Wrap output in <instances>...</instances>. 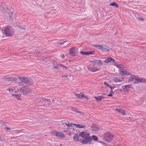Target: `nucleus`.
<instances>
[{
  "instance_id": "47",
  "label": "nucleus",
  "mask_w": 146,
  "mask_h": 146,
  "mask_svg": "<svg viewBox=\"0 0 146 146\" xmlns=\"http://www.w3.org/2000/svg\"><path fill=\"white\" fill-rule=\"evenodd\" d=\"M106 95L105 94H102V95L101 96H100L101 97V99L102 98H105L104 96Z\"/></svg>"
},
{
  "instance_id": "38",
  "label": "nucleus",
  "mask_w": 146,
  "mask_h": 146,
  "mask_svg": "<svg viewBox=\"0 0 146 146\" xmlns=\"http://www.w3.org/2000/svg\"><path fill=\"white\" fill-rule=\"evenodd\" d=\"M95 53V51L93 50L92 51H90V52L88 51V55L90 54H93Z\"/></svg>"
},
{
  "instance_id": "14",
  "label": "nucleus",
  "mask_w": 146,
  "mask_h": 146,
  "mask_svg": "<svg viewBox=\"0 0 146 146\" xmlns=\"http://www.w3.org/2000/svg\"><path fill=\"white\" fill-rule=\"evenodd\" d=\"M88 68L89 70L92 72H95L98 71L99 70V69L98 68H95L94 67H91L90 66H89L88 67Z\"/></svg>"
},
{
  "instance_id": "20",
  "label": "nucleus",
  "mask_w": 146,
  "mask_h": 146,
  "mask_svg": "<svg viewBox=\"0 0 146 146\" xmlns=\"http://www.w3.org/2000/svg\"><path fill=\"white\" fill-rule=\"evenodd\" d=\"M11 95L15 97L17 100H21L20 97L21 94H13Z\"/></svg>"
},
{
  "instance_id": "4",
  "label": "nucleus",
  "mask_w": 146,
  "mask_h": 146,
  "mask_svg": "<svg viewBox=\"0 0 146 146\" xmlns=\"http://www.w3.org/2000/svg\"><path fill=\"white\" fill-rule=\"evenodd\" d=\"M19 91L25 95H27L29 94L30 92V91H31V89H29L28 87V86H25L22 87L21 88H20L19 89Z\"/></svg>"
},
{
  "instance_id": "15",
  "label": "nucleus",
  "mask_w": 146,
  "mask_h": 146,
  "mask_svg": "<svg viewBox=\"0 0 146 146\" xmlns=\"http://www.w3.org/2000/svg\"><path fill=\"white\" fill-rule=\"evenodd\" d=\"M143 81V78H137L136 76L135 80L134 83H138L142 82Z\"/></svg>"
},
{
  "instance_id": "43",
  "label": "nucleus",
  "mask_w": 146,
  "mask_h": 146,
  "mask_svg": "<svg viewBox=\"0 0 146 146\" xmlns=\"http://www.w3.org/2000/svg\"><path fill=\"white\" fill-rule=\"evenodd\" d=\"M80 95L81 99L83 98H84L85 96L84 94L82 92H80Z\"/></svg>"
},
{
  "instance_id": "2",
  "label": "nucleus",
  "mask_w": 146,
  "mask_h": 146,
  "mask_svg": "<svg viewBox=\"0 0 146 146\" xmlns=\"http://www.w3.org/2000/svg\"><path fill=\"white\" fill-rule=\"evenodd\" d=\"M18 78L23 83L30 85H32L33 84V81L30 78L27 77H23L18 76Z\"/></svg>"
},
{
  "instance_id": "35",
  "label": "nucleus",
  "mask_w": 146,
  "mask_h": 146,
  "mask_svg": "<svg viewBox=\"0 0 146 146\" xmlns=\"http://www.w3.org/2000/svg\"><path fill=\"white\" fill-rule=\"evenodd\" d=\"M10 81H16L17 80V79L15 77H11Z\"/></svg>"
},
{
  "instance_id": "54",
  "label": "nucleus",
  "mask_w": 146,
  "mask_h": 146,
  "mask_svg": "<svg viewBox=\"0 0 146 146\" xmlns=\"http://www.w3.org/2000/svg\"><path fill=\"white\" fill-rule=\"evenodd\" d=\"M143 82L144 83H146V79L143 78V81H142V82Z\"/></svg>"
},
{
  "instance_id": "9",
  "label": "nucleus",
  "mask_w": 146,
  "mask_h": 146,
  "mask_svg": "<svg viewBox=\"0 0 146 146\" xmlns=\"http://www.w3.org/2000/svg\"><path fill=\"white\" fill-rule=\"evenodd\" d=\"M132 84H129L125 85L123 90V92H126L129 91V88H132Z\"/></svg>"
},
{
  "instance_id": "36",
  "label": "nucleus",
  "mask_w": 146,
  "mask_h": 146,
  "mask_svg": "<svg viewBox=\"0 0 146 146\" xmlns=\"http://www.w3.org/2000/svg\"><path fill=\"white\" fill-rule=\"evenodd\" d=\"M114 81L116 82H121V80L120 79L117 78H115L114 80Z\"/></svg>"
},
{
  "instance_id": "24",
  "label": "nucleus",
  "mask_w": 146,
  "mask_h": 146,
  "mask_svg": "<svg viewBox=\"0 0 146 146\" xmlns=\"http://www.w3.org/2000/svg\"><path fill=\"white\" fill-rule=\"evenodd\" d=\"M91 137L92 140L93 139L95 141H97L98 140V138L97 136L95 135H92Z\"/></svg>"
},
{
  "instance_id": "11",
  "label": "nucleus",
  "mask_w": 146,
  "mask_h": 146,
  "mask_svg": "<svg viewBox=\"0 0 146 146\" xmlns=\"http://www.w3.org/2000/svg\"><path fill=\"white\" fill-rule=\"evenodd\" d=\"M87 135H89V134L86 133L85 131H82L79 134V136L84 138Z\"/></svg>"
},
{
  "instance_id": "10",
  "label": "nucleus",
  "mask_w": 146,
  "mask_h": 146,
  "mask_svg": "<svg viewBox=\"0 0 146 146\" xmlns=\"http://www.w3.org/2000/svg\"><path fill=\"white\" fill-rule=\"evenodd\" d=\"M91 128L92 130L93 131H97L99 129V127H97V125L95 124H92Z\"/></svg>"
},
{
  "instance_id": "57",
  "label": "nucleus",
  "mask_w": 146,
  "mask_h": 146,
  "mask_svg": "<svg viewBox=\"0 0 146 146\" xmlns=\"http://www.w3.org/2000/svg\"><path fill=\"white\" fill-rule=\"evenodd\" d=\"M123 43H126L127 44H129V43H130V42H123Z\"/></svg>"
},
{
  "instance_id": "31",
  "label": "nucleus",
  "mask_w": 146,
  "mask_h": 146,
  "mask_svg": "<svg viewBox=\"0 0 146 146\" xmlns=\"http://www.w3.org/2000/svg\"><path fill=\"white\" fill-rule=\"evenodd\" d=\"M66 41H63L62 40H60L58 41V44H60V45H62L64 44V43L65 42H66Z\"/></svg>"
},
{
  "instance_id": "13",
  "label": "nucleus",
  "mask_w": 146,
  "mask_h": 146,
  "mask_svg": "<svg viewBox=\"0 0 146 146\" xmlns=\"http://www.w3.org/2000/svg\"><path fill=\"white\" fill-rule=\"evenodd\" d=\"M93 46L94 47H95L100 50H102L103 49V46L102 45L93 44Z\"/></svg>"
},
{
  "instance_id": "27",
  "label": "nucleus",
  "mask_w": 146,
  "mask_h": 146,
  "mask_svg": "<svg viewBox=\"0 0 146 146\" xmlns=\"http://www.w3.org/2000/svg\"><path fill=\"white\" fill-rule=\"evenodd\" d=\"M102 50L106 52H109L110 51L109 47L107 46L106 47L104 48L103 47V49Z\"/></svg>"
},
{
  "instance_id": "49",
  "label": "nucleus",
  "mask_w": 146,
  "mask_h": 146,
  "mask_svg": "<svg viewBox=\"0 0 146 146\" xmlns=\"http://www.w3.org/2000/svg\"><path fill=\"white\" fill-rule=\"evenodd\" d=\"M64 55L63 54H62L60 55V57L62 58H64Z\"/></svg>"
},
{
  "instance_id": "32",
  "label": "nucleus",
  "mask_w": 146,
  "mask_h": 146,
  "mask_svg": "<svg viewBox=\"0 0 146 146\" xmlns=\"http://www.w3.org/2000/svg\"><path fill=\"white\" fill-rule=\"evenodd\" d=\"M97 65H98L99 66H102V65H103V63L102 62V60H98V62Z\"/></svg>"
},
{
  "instance_id": "42",
  "label": "nucleus",
  "mask_w": 146,
  "mask_h": 146,
  "mask_svg": "<svg viewBox=\"0 0 146 146\" xmlns=\"http://www.w3.org/2000/svg\"><path fill=\"white\" fill-rule=\"evenodd\" d=\"M58 65L59 66H62V68H64L66 69L67 70H68V68L66 66H64L62 64H58Z\"/></svg>"
},
{
  "instance_id": "60",
  "label": "nucleus",
  "mask_w": 146,
  "mask_h": 146,
  "mask_svg": "<svg viewBox=\"0 0 146 146\" xmlns=\"http://www.w3.org/2000/svg\"><path fill=\"white\" fill-rule=\"evenodd\" d=\"M9 90H10V91H11H11H13V90L11 88H9Z\"/></svg>"
},
{
  "instance_id": "61",
  "label": "nucleus",
  "mask_w": 146,
  "mask_h": 146,
  "mask_svg": "<svg viewBox=\"0 0 146 146\" xmlns=\"http://www.w3.org/2000/svg\"><path fill=\"white\" fill-rule=\"evenodd\" d=\"M98 142L100 143H104L103 142V141H98Z\"/></svg>"
},
{
  "instance_id": "48",
  "label": "nucleus",
  "mask_w": 146,
  "mask_h": 146,
  "mask_svg": "<svg viewBox=\"0 0 146 146\" xmlns=\"http://www.w3.org/2000/svg\"><path fill=\"white\" fill-rule=\"evenodd\" d=\"M4 8L3 7L0 5V11H2Z\"/></svg>"
},
{
  "instance_id": "34",
  "label": "nucleus",
  "mask_w": 146,
  "mask_h": 146,
  "mask_svg": "<svg viewBox=\"0 0 146 146\" xmlns=\"http://www.w3.org/2000/svg\"><path fill=\"white\" fill-rule=\"evenodd\" d=\"M74 94H75V95L76 96H77V98H78L80 99H81V98H80V96H81L80 93L79 94H77L76 93H74Z\"/></svg>"
},
{
  "instance_id": "58",
  "label": "nucleus",
  "mask_w": 146,
  "mask_h": 146,
  "mask_svg": "<svg viewBox=\"0 0 146 146\" xmlns=\"http://www.w3.org/2000/svg\"><path fill=\"white\" fill-rule=\"evenodd\" d=\"M119 90L121 92H123V90H122L121 89H119Z\"/></svg>"
},
{
  "instance_id": "46",
  "label": "nucleus",
  "mask_w": 146,
  "mask_h": 146,
  "mask_svg": "<svg viewBox=\"0 0 146 146\" xmlns=\"http://www.w3.org/2000/svg\"><path fill=\"white\" fill-rule=\"evenodd\" d=\"M17 26L21 29H23L24 30H25L26 29V28H25L23 27V26H20V25H17Z\"/></svg>"
},
{
  "instance_id": "3",
  "label": "nucleus",
  "mask_w": 146,
  "mask_h": 146,
  "mask_svg": "<svg viewBox=\"0 0 146 146\" xmlns=\"http://www.w3.org/2000/svg\"><path fill=\"white\" fill-rule=\"evenodd\" d=\"M103 136L105 141L108 143H110L113 139V135L111 134L109 132H108L104 133Z\"/></svg>"
},
{
  "instance_id": "44",
  "label": "nucleus",
  "mask_w": 146,
  "mask_h": 146,
  "mask_svg": "<svg viewBox=\"0 0 146 146\" xmlns=\"http://www.w3.org/2000/svg\"><path fill=\"white\" fill-rule=\"evenodd\" d=\"M11 77H7V78H3V79L4 80H6V81H10V79Z\"/></svg>"
},
{
  "instance_id": "21",
  "label": "nucleus",
  "mask_w": 146,
  "mask_h": 146,
  "mask_svg": "<svg viewBox=\"0 0 146 146\" xmlns=\"http://www.w3.org/2000/svg\"><path fill=\"white\" fill-rule=\"evenodd\" d=\"M109 5L115 6L117 8H118L119 7V5L118 4L115 2H113V3H110L109 4Z\"/></svg>"
},
{
  "instance_id": "8",
  "label": "nucleus",
  "mask_w": 146,
  "mask_h": 146,
  "mask_svg": "<svg viewBox=\"0 0 146 146\" xmlns=\"http://www.w3.org/2000/svg\"><path fill=\"white\" fill-rule=\"evenodd\" d=\"M8 9V12L9 14V19H11L12 18L14 9L11 7H9L8 8H7Z\"/></svg>"
},
{
  "instance_id": "64",
  "label": "nucleus",
  "mask_w": 146,
  "mask_h": 146,
  "mask_svg": "<svg viewBox=\"0 0 146 146\" xmlns=\"http://www.w3.org/2000/svg\"><path fill=\"white\" fill-rule=\"evenodd\" d=\"M82 139V138H81L80 139H79V140L78 141H79L80 142H81V141Z\"/></svg>"
},
{
  "instance_id": "16",
  "label": "nucleus",
  "mask_w": 146,
  "mask_h": 146,
  "mask_svg": "<svg viewBox=\"0 0 146 146\" xmlns=\"http://www.w3.org/2000/svg\"><path fill=\"white\" fill-rule=\"evenodd\" d=\"M80 136L79 135H78V133L75 134L73 137V139L75 141H77L79 140V138Z\"/></svg>"
},
{
  "instance_id": "40",
  "label": "nucleus",
  "mask_w": 146,
  "mask_h": 146,
  "mask_svg": "<svg viewBox=\"0 0 146 146\" xmlns=\"http://www.w3.org/2000/svg\"><path fill=\"white\" fill-rule=\"evenodd\" d=\"M73 110L77 113H80V112L77 109H76L75 108H73Z\"/></svg>"
},
{
  "instance_id": "12",
  "label": "nucleus",
  "mask_w": 146,
  "mask_h": 146,
  "mask_svg": "<svg viewBox=\"0 0 146 146\" xmlns=\"http://www.w3.org/2000/svg\"><path fill=\"white\" fill-rule=\"evenodd\" d=\"M115 110L119 112L120 113L123 115H124L126 114V112L125 110L121 109H116Z\"/></svg>"
},
{
  "instance_id": "1",
  "label": "nucleus",
  "mask_w": 146,
  "mask_h": 146,
  "mask_svg": "<svg viewBox=\"0 0 146 146\" xmlns=\"http://www.w3.org/2000/svg\"><path fill=\"white\" fill-rule=\"evenodd\" d=\"M4 32L6 36H11L14 35V30L10 25H7L5 28Z\"/></svg>"
},
{
  "instance_id": "50",
  "label": "nucleus",
  "mask_w": 146,
  "mask_h": 146,
  "mask_svg": "<svg viewBox=\"0 0 146 146\" xmlns=\"http://www.w3.org/2000/svg\"><path fill=\"white\" fill-rule=\"evenodd\" d=\"M5 129H6L7 130H10L11 129V128H9V127H5V128H4Z\"/></svg>"
},
{
  "instance_id": "45",
  "label": "nucleus",
  "mask_w": 146,
  "mask_h": 146,
  "mask_svg": "<svg viewBox=\"0 0 146 146\" xmlns=\"http://www.w3.org/2000/svg\"><path fill=\"white\" fill-rule=\"evenodd\" d=\"M104 84L105 86H106L107 87H109V86H110L109 85V84L108 83L106 82H104Z\"/></svg>"
},
{
  "instance_id": "5",
  "label": "nucleus",
  "mask_w": 146,
  "mask_h": 146,
  "mask_svg": "<svg viewBox=\"0 0 146 146\" xmlns=\"http://www.w3.org/2000/svg\"><path fill=\"white\" fill-rule=\"evenodd\" d=\"M88 135H87L81 141V143L84 144H91L92 143L91 137L88 136Z\"/></svg>"
},
{
  "instance_id": "28",
  "label": "nucleus",
  "mask_w": 146,
  "mask_h": 146,
  "mask_svg": "<svg viewBox=\"0 0 146 146\" xmlns=\"http://www.w3.org/2000/svg\"><path fill=\"white\" fill-rule=\"evenodd\" d=\"M59 64H54L53 66V68L55 69H58L59 68V67L58 66Z\"/></svg>"
},
{
  "instance_id": "29",
  "label": "nucleus",
  "mask_w": 146,
  "mask_h": 146,
  "mask_svg": "<svg viewBox=\"0 0 146 146\" xmlns=\"http://www.w3.org/2000/svg\"><path fill=\"white\" fill-rule=\"evenodd\" d=\"M119 71L120 72L119 74L121 76H125L124 70H119Z\"/></svg>"
},
{
  "instance_id": "52",
  "label": "nucleus",
  "mask_w": 146,
  "mask_h": 146,
  "mask_svg": "<svg viewBox=\"0 0 146 146\" xmlns=\"http://www.w3.org/2000/svg\"><path fill=\"white\" fill-rule=\"evenodd\" d=\"M115 60L112 58H111V62H113L114 63L115 62Z\"/></svg>"
},
{
  "instance_id": "25",
  "label": "nucleus",
  "mask_w": 146,
  "mask_h": 146,
  "mask_svg": "<svg viewBox=\"0 0 146 146\" xmlns=\"http://www.w3.org/2000/svg\"><path fill=\"white\" fill-rule=\"evenodd\" d=\"M111 57H109L104 60L105 62L106 63H108L111 62Z\"/></svg>"
},
{
  "instance_id": "59",
  "label": "nucleus",
  "mask_w": 146,
  "mask_h": 146,
  "mask_svg": "<svg viewBox=\"0 0 146 146\" xmlns=\"http://www.w3.org/2000/svg\"><path fill=\"white\" fill-rule=\"evenodd\" d=\"M67 76H68L67 75H63V76H62V77H67Z\"/></svg>"
},
{
  "instance_id": "51",
  "label": "nucleus",
  "mask_w": 146,
  "mask_h": 146,
  "mask_svg": "<svg viewBox=\"0 0 146 146\" xmlns=\"http://www.w3.org/2000/svg\"><path fill=\"white\" fill-rule=\"evenodd\" d=\"M0 122H1L0 123H2V125H5V122H3V121H0Z\"/></svg>"
},
{
  "instance_id": "62",
  "label": "nucleus",
  "mask_w": 146,
  "mask_h": 146,
  "mask_svg": "<svg viewBox=\"0 0 146 146\" xmlns=\"http://www.w3.org/2000/svg\"><path fill=\"white\" fill-rule=\"evenodd\" d=\"M68 123H65V124L68 126V124H69Z\"/></svg>"
},
{
  "instance_id": "17",
  "label": "nucleus",
  "mask_w": 146,
  "mask_h": 146,
  "mask_svg": "<svg viewBox=\"0 0 146 146\" xmlns=\"http://www.w3.org/2000/svg\"><path fill=\"white\" fill-rule=\"evenodd\" d=\"M41 102L42 103H45L46 102H51V100L50 99H46L44 98H42L41 99Z\"/></svg>"
},
{
  "instance_id": "63",
  "label": "nucleus",
  "mask_w": 146,
  "mask_h": 146,
  "mask_svg": "<svg viewBox=\"0 0 146 146\" xmlns=\"http://www.w3.org/2000/svg\"><path fill=\"white\" fill-rule=\"evenodd\" d=\"M63 132H67V130H64L63 131Z\"/></svg>"
},
{
  "instance_id": "56",
  "label": "nucleus",
  "mask_w": 146,
  "mask_h": 146,
  "mask_svg": "<svg viewBox=\"0 0 146 146\" xmlns=\"http://www.w3.org/2000/svg\"><path fill=\"white\" fill-rule=\"evenodd\" d=\"M144 66L145 70H146V62L144 64Z\"/></svg>"
},
{
  "instance_id": "19",
  "label": "nucleus",
  "mask_w": 146,
  "mask_h": 146,
  "mask_svg": "<svg viewBox=\"0 0 146 146\" xmlns=\"http://www.w3.org/2000/svg\"><path fill=\"white\" fill-rule=\"evenodd\" d=\"M136 77V76H133V77H130L128 81L133 82L134 83V82L135 80Z\"/></svg>"
},
{
  "instance_id": "53",
  "label": "nucleus",
  "mask_w": 146,
  "mask_h": 146,
  "mask_svg": "<svg viewBox=\"0 0 146 146\" xmlns=\"http://www.w3.org/2000/svg\"><path fill=\"white\" fill-rule=\"evenodd\" d=\"M109 87L111 89V90H113V89L114 88V87H112L111 86H109Z\"/></svg>"
},
{
  "instance_id": "18",
  "label": "nucleus",
  "mask_w": 146,
  "mask_h": 146,
  "mask_svg": "<svg viewBox=\"0 0 146 146\" xmlns=\"http://www.w3.org/2000/svg\"><path fill=\"white\" fill-rule=\"evenodd\" d=\"M75 125L76 126V127L80 128H83L86 127V125H83L80 124H76Z\"/></svg>"
},
{
  "instance_id": "37",
  "label": "nucleus",
  "mask_w": 146,
  "mask_h": 146,
  "mask_svg": "<svg viewBox=\"0 0 146 146\" xmlns=\"http://www.w3.org/2000/svg\"><path fill=\"white\" fill-rule=\"evenodd\" d=\"M75 124H76L73 123H69V124H68V127H72L73 126H74V125H75Z\"/></svg>"
},
{
  "instance_id": "22",
  "label": "nucleus",
  "mask_w": 146,
  "mask_h": 146,
  "mask_svg": "<svg viewBox=\"0 0 146 146\" xmlns=\"http://www.w3.org/2000/svg\"><path fill=\"white\" fill-rule=\"evenodd\" d=\"M115 65L116 67H117L119 69H124V68H123L124 66H123V65L122 64H115Z\"/></svg>"
},
{
  "instance_id": "30",
  "label": "nucleus",
  "mask_w": 146,
  "mask_h": 146,
  "mask_svg": "<svg viewBox=\"0 0 146 146\" xmlns=\"http://www.w3.org/2000/svg\"><path fill=\"white\" fill-rule=\"evenodd\" d=\"M80 53L83 55H88V51L84 52L83 51H81L80 52Z\"/></svg>"
},
{
  "instance_id": "26",
  "label": "nucleus",
  "mask_w": 146,
  "mask_h": 146,
  "mask_svg": "<svg viewBox=\"0 0 146 146\" xmlns=\"http://www.w3.org/2000/svg\"><path fill=\"white\" fill-rule=\"evenodd\" d=\"M94 98L97 101H100L102 100L101 97L100 96L97 97L94 96Z\"/></svg>"
},
{
  "instance_id": "41",
  "label": "nucleus",
  "mask_w": 146,
  "mask_h": 146,
  "mask_svg": "<svg viewBox=\"0 0 146 146\" xmlns=\"http://www.w3.org/2000/svg\"><path fill=\"white\" fill-rule=\"evenodd\" d=\"M113 93V90H111L110 92V94H109L108 95V96H113L112 94Z\"/></svg>"
},
{
  "instance_id": "55",
  "label": "nucleus",
  "mask_w": 146,
  "mask_h": 146,
  "mask_svg": "<svg viewBox=\"0 0 146 146\" xmlns=\"http://www.w3.org/2000/svg\"><path fill=\"white\" fill-rule=\"evenodd\" d=\"M84 98L88 100L89 99V98L88 97V96H85Z\"/></svg>"
},
{
  "instance_id": "23",
  "label": "nucleus",
  "mask_w": 146,
  "mask_h": 146,
  "mask_svg": "<svg viewBox=\"0 0 146 146\" xmlns=\"http://www.w3.org/2000/svg\"><path fill=\"white\" fill-rule=\"evenodd\" d=\"M90 62L93 63V64L94 65H95L96 64H97L98 62V60H90Z\"/></svg>"
},
{
  "instance_id": "6",
  "label": "nucleus",
  "mask_w": 146,
  "mask_h": 146,
  "mask_svg": "<svg viewBox=\"0 0 146 146\" xmlns=\"http://www.w3.org/2000/svg\"><path fill=\"white\" fill-rule=\"evenodd\" d=\"M52 134L56 136L59 139H62L65 137V135L62 132L60 131L55 132L54 131H52Z\"/></svg>"
},
{
  "instance_id": "33",
  "label": "nucleus",
  "mask_w": 146,
  "mask_h": 146,
  "mask_svg": "<svg viewBox=\"0 0 146 146\" xmlns=\"http://www.w3.org/2000/svg\"><path fill=\"white\" fill-rule=\"evenodd\" d=\"M124 74L125 75H131V74L129 73L128 71L126 70H124Z\"/></svg>"
},
{
  "instance_id": "39",
  "label": "nucleus",
  "mask_w": 146,
  "mask_h": 146,
  "mask_svg": "<svg viewBox=\"0 0 146 146\" xmlns=\"http://www.w3.org/2000/svg\"><path fill=\"white\" fill-rule=\"evenodd\" d=\"M136 18L138 20H140L141 21H144V19L142 17H136Z\"/></svg>"
},
{
  "instance_id": "7",
  "label": "nucleus",
  "mask_w": 146,
  "mask_h": 146,
  "mask_svg": "<svg viewBox=\"0 0 146 146\" xmlns=\"http://www.w3.org/2000/svg\"><path fill=\"white\" fill-rule=\"evenodd\" d=\"M78 49L74 47H72L70 49L69 54L72 56H75L77 55L78 52Z\"/></svg>"
}]
</instances>
